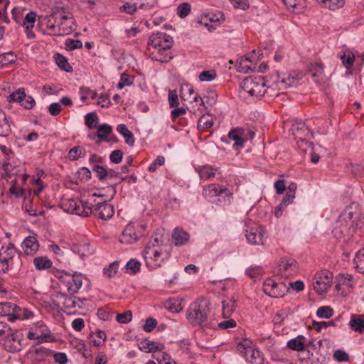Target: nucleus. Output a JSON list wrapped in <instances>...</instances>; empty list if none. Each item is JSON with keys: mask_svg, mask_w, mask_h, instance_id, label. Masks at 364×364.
Instances as JSON below:
<instances>
[{"mask_svg": "<svg viewBox=\"0 0 364 364\" xmlns=\"http://www.w3.org/2000/svg\"><path fill=\"white\" fill-rule=\"evenodd\" d=\"M173 43L172 37L166 33L160 32L150 36L149 46L153 49L150 53L151 59L161 63L169 62L173 58L171 51Z\"/></svg>", "mask_w": 364, "mask_h": 364, "instance_id": "1", "label": "nucleus"}, {"mask_svg": "<svg viewBox=\"0 0 364 364\" xmlns=\"http://www.w3.org/2000/svg\"><path fill=\"white\" fill-rule=\"evenodd\" d=\"M146 266L149 269H156L170 257V253L165 250L163 245L159 244L158 239L150 240L142 252Z\"/></svg>", "mask_w": 364, "mask_h": 364, "instance_id": "2", "label": "nucleus"}, {"mask_svg": "<svg viewBox=\"0 0 364 364\" xmlns=\"http://www.w3.org/2000/svg\"><path fill=\"white\" fill-rule=\"evenodd\" d=\"M209 312L208 301L205 299H198L188 306L186 311L187 319L192 325L208 326L206 321Z\"/></svg>", "mask_w": 364, "mask_h": 364, "instance_id": "3", "label": "nucleus"}, {"mask_svg": "<svg viewBox=\"0 0 364 364\" xmlns=\"http://www.w3.org/2000/svg\"><path fill=\"white\" fill-rule=\"evenodd\" d=\"M52 304L57 309H61L69 314L75 313L83 308L86 299H80L70 294L69 296L60 291L53 294L50 296Z\"/></svg>", "mask_w": 364, "mask_h": 364, "instance_id": "4", "label": "nucleus"}, {"mask_svg": "<svg viewBox=\"0 0 364 364\" xmlns=\"http://www.w3.org/2000/svg\"><path fill=\"white\" fill-rule=\"evenodd\" d=\"M240 87L255 97H260L272 90V87H267L264 78L262 76L245 77L241 82Z\"/></svg>", "mask_w": 364, "mask_h": 364, "instance_id": "5", "label": "nucleus"}, {"mask_svg": "<svg viewBox=\"0 0 364 364\" xmlns=\"http://www.w3.org/2000/svg\"><path fill=\"white\" fill-rule=\"evenodd\" d=\"M146 226L141 222H130L119 237L122 244L131 245L136 242L144 235Z\"/></svg>", "mask_w": 364, "mask_h": 364, "instance_id": "6", "label": "nucleus"}, {"mask_svg": "<svg viewBox=\"0 0 364 364\" xmlns=\"http://www.w3.org/2000/svg\"><path fill=\"white\" fill-rule=\"evenodd\" d=\"M333 279V272L328 269H324L316 272L312 281L314 290L318 295L326 294L332 287Z\"/></svg>", "mask_w": 364, "mask_h": 364, "instance_id": "7", "label": "nucleus"}, {"mask_svg": "<svg viewBox=\"0 0 364 364\" xmlns=\"http://www.w3.org/2000/svg\"><path fill=\"white\" fill-rule=\"evenodd\" d=\"M58 36L70 34L75 30V20L72 13L64 9L56 11Z\"/></svg>", "mask_w": 364, "mask_h": 364, "instance_id": "8", "label": "nucleus"}, {"mask_svg": "<svg viewBox=\"0 0 364 364\" xmlns=\"http://www.w3.org/2000/svg\"><path fill=\"white\" fill-rule=\"evenodd\" d=\"M58 278L70 294L77 293L82 286L83 276L77 272L74 274L63 272Z\"/></svg>", "mask_w": 364, "mask_h": 364, "instance_id": "9", "label": "nucleus"}, {"mask_svg": "<svg viewBox=\"0 0 364 364\" xmlns=\"http://www.w3.org/2000/svg\"><path fill=\"white\" fill-rule=\"evenodd\" d=\"M97 196V193H92L87 196L85 194L82 195L80 199L77 200L76 213L74 214L81 217L90 216L93 212L94 203L96 202L95 197Z\"/></svg>", "mask_w": 364, "mask_h": 364, "instance_id": "10", "label": "nucleus"}, {"mask_svg": "<svg viewBox=\"0 0 364 364\" xmlns=\"http://www.w3.org/2000/svg\"><path fill=\"white\" fill-rule=\"evenodd\" d=\"M245 235L247 242L252 245H263L267 238L264 228L256 225H247Z\"/></svg>", "mask_w": 364, "mask_h": 364, "instance_id": "11", "label": "nucleus"}, {"mask_svg": "<svg viewBox=\"0 0 364 364\" xmlns=\"http://www.w3.org/2000/svg\"><path fill=\"white\" fill-rule=\"evenodd\" d=\"M335 284L336 291L342 296H346L352 292L355 282L351 274L339 273L335 277Z\"/></svg>", "mask_w": 364, "mask_h": 364, "instance_id": "12", "label": "nucleus"}, {"mask_svg": "<svg viewBox=\"0 0 364 364\" xmlns=\"http://www.w3.org/2000/svg\"><path fill=\"white\" fill-rule=\"evenodd\" d=\"M58 18L56 11L50 15L40 16L38 18V26L44 33L49 36H58Z\"/></svg>", "mask_w": 364, "mask_h": 364, "instance_id": "13", "label": "nucleus"}, {"mask_svg": "<svg viewBox=\"0 0 364 364\" xmlns=\"http://www.w3.org/2000/svg\"><path fill=\"white\" fill-rule=\"evenodd\" d=\"M9 103H18L26 109H32L36 105V101L31 95H26L24 88H19L11 92L7 97Z\"/></svg>", "mask_w": 364, "mask_h": 364, "instance_id": "14", "label": "nucleus"}, {"mask_svg": "<svg viewBox=\"0 0 364 364\" xmlns=\"http://www.w3.org/2000/svg\"><path fill=\"white\" fill-rule=\"evenodd\" d=\"M100 200L94 203L93 212L99 218L107 220L112 218L114 208L110 203L102 201V196L98 195Z\"/></svg>", "mask_w": 364, "mask_h": 364, "instance_id": "15", "label": "nucleus"}, {"mask_svg": "<svg viewBox=\"0 0 364 364\" xmlns=\"http://www.w3.org/2000/svg\"><path fill=\"white\" fill-rule=\"evenodd\" d=\"M264 292L271 297H283L286 292V286L284 283H278L272 279H268L264 282Z\"/></svg>", "mask_w": 364, "mask_h": 364, "instance_id": "16", "label": "nucleus"}, {"mask_svg": "<svg viewBox=\"0 0 364 364\" xmlns=\"http://www.w3.org/2000/svg\"><path fill=\"white\" fill-rule=\"evenodd\" d=\"M298 269V263L293 258H283L278 264L279 273L285 277L296 274Z\"/></svg>", "mask_w": 364, "mask_h": 364, "instance_id": "17", "label": "nucleus"}, {"mask_svg": "<svg viewBox=\"0 0 364 364\" xmlns=\"http://www.w3.org/2000/svg\"><path fill=\"white\" fill-rule=\"evenodd\" d=\"M50 331L46 325L39 321L33 324L31 329L28 332L27 338L30 340H38L47 338L50 336Z\"/></svg>", "mask_w": 364, "mask_h": 364, "instance_id": "18", "label": "nucleus"}, {"mask_svg": "<svg viewBox=\"0 0 364 364\" xmlns=\"http://www.w3.org/2000/svg\"><path fill=\"white\" fill-rule=\"evenodd\" d=\"M231 196L230 191L224 186L218 184L211 183L205 187L203 190V196L208 200H211L221 195Z\"/></svg>", "mask_w": 364, "mask_h": 364, "instance_id": "19", "label": "nucleus"}, {"mask_svg": "<svg viewBox=\"0 0 364 364\" xmlns=\"http://www.w3.org/2000/svg\"><path fill=\"white\" fill-rule=\"evenodd\" d=\"M28 178V175L26 173L18 176L11 182V185L9 188V193L17 198L22 197L24 195L25 191L21 186L26 183Z\"/></svg>", "mask_w": 364, "mask_h": 364, "instance_id": "20", "label": "nucleus"}, {"mask_svg": "<svg viewBox=\"0 0 364 364\" xmlns=\"http://www.w3.org/2000/svg\"><path fill=\"white\" fill-rule=\"evenodd\" d=\"M228 139L234 141L233 147L235 149H241L244 143L247 141L245 130L242 128L236 127L232 129L228 133Z\"/></svg>", "mask_w": 364, "mask_h": 364, "instance_id": "21", "label": "nucleus"}, {"mask_svg": "<svg viewBox=\"0 0 364 364\" xmlns=\"http://www.w3.org/2000/svg\"><path fill=\"white\" fill-rule=\"evenodd\" d=\"M97 136L99 138V141L97 144H100V141L106 142H115L117 139L113 134L112 128L108 124H100L97 128Z\"/></svg>", "mask_w": 364, "mask_h": 364, "instance_id": "22", "label": "nucleus"}, {"mask_svg": "<svg viewBox=\"0 0 364 364\" xmlns=\"http://www.w3.org/2000/svg\"><path fill=\"white\" fill-rule=\"evenodd\" d=\"M181 97L190 103H198L199 95L195 92L193 86L190 83H184L180 89Z\"/></svg>", "mask_w": 364, "mask_h": 364, "instance_id": "23", "label": "nucleus"}, {"mask_svg": "<svg viewBox=\"0 0 364 364\" xmlns=\"http://www.w3.org/2000/svg\"><path fill=\"white\" fill-rule=\"evenodd\" d=\"M21 247L26 255L33 256L38 251L39 243L36 237L30 235L23 240Z\"/></svg>", "mask_w": 364, "mask_h": 364, "instance_id": "24", "label": "nucleus"}, {"mask_svg": "<svg viewBox=\"0 0 364 364\" xmlns=\"http://www.w3.org/2000/svg\"><path fill=\"white\" fill-rule=\"evenodd\" d=\"M51 350L43 346H33L29 350V355L32 360L36 363H41L51 355Z\"/></svg>", "mask_w": 364, "mask_h": 364, "instance_id": "25", "label": "nucleus"}, {"mask_svg": "<svg viewBox=\"0 0 364 364\" xmlns=\"http://www.w3.org/2000/svg\"><path fill=\"white\" fill-rule=\"evenodd\" d=\"M19 171V167L16 166L14 160L8 159L0 166V175L3 178L18 175Z\"/></svg>", "mask_w": 364, "mask_h": 364, "instance_id": "26", "label": "nucleus"}, {"mask_svg": "<svg viewBox=\"0 0 364 364\" xmlns=\"http://www.w3.org/2000/svg\"><path fill=\"white\" fill-rule=\"evenodd\" d=\"M291 130L294 139L298 141H305L309 134L308 127L303 122H299L293 124Z\"/></svg>", "mask_w": 364, "mask_h": 364, "instance_id": "27", "label": "nucleus"}, {"mask_svg": "<svg viewBox=\"0 0 364 364\" xmlns=\"http://www.w3.org/2000/svg\"><path fill=\"white\" fill-rule=\"evenodd\" d=\"M139 349L144 353H155L164 349V346L152 341L144 339L138 343Z\"/></svg>", "mask_w": 364, "mask_h": 364, "instance_id": "28", "label": "nucleus"}, {"mask_svg": "<svg viewBox=\"0 0 364 364\" xmlns=\"http://www.w3.org/2000/svg\"><path fill=\"white\" fill-rule=\"evenodd\" d=\"M171 237L176 246H182L188 242L190 235L183 228L177 227L174 228Z\"/></svg>", "mask_w": 364, "mask_h": 364, "instance_id": "29", "label": "nucleus"}, {"mask_svg": "<svg viewBox=\"0 0 364 364\" xmlns=\"http://www.w3.org/2000/svg\"><path fill=\"white\" fill-rule=\"evenodd\" d=\"M237 70L240 73H247L255 69V63L249 57L240 58L236 64Z\"/></svg>", "mask_w": 364, "mask_h": 364, "instance_id": "30", "label": "nucleus"}, {"mask_svg": "<svg viewBox=\"0 0 364 364\" xmlns=\"http://www.w3.org/2000/svg\"><path fill=\"white\" fill-rule=\"evenodd\" d=\"M44 175V171L42 169H37L35 175L33 176L31 183L32 185L36 186V188L33 189L34 195H39L45 188L43 183L41 181V177Z\"/></svg>", "mask_w": 364, "mask_h": 364, "instance_id": "31", "label": "nucleus"}, {"mask_svg": "<svg viewBox=\"0 0 364 364\" xmlns=\"http://www.w3.org/2000/svg\"><path fill=\"white\" fill-rule=\"evenodd\" d=\"M349 326L355 332L364 333V315L353 314L350 317Z\"/></svg>", "mask_w": 364, "mask_h": 364, "instance_id": "32", "label": "nucleus"}, {"mask_svg": "<svg viewBox=\"0 0 364 364\" xmlns=\"http://www.w3.org/2000/svg\"><path fill=\"white\" fill-rule=\"evenodd\" d=\"M16 304L12 302H1L0 303V316H7L8 321L11 322V318L15 316V310Z\"/></svg>", "mask_w": 364, "mask_h": 364, "instance_id": "33", "label": "nucleus"}, {"mask_svg": "<svg viewBox=\"0 0 364 364\" xmlns=\"http://www.w3.org/2000/svg\"><path fill=\"white\" fill-rule=\"evenodd\" d=\"M117 131L124 137L125 143L133 146L135 143L134 134L129 130L128 127L124 124H119L117 127Z\"/></svg>", "mask_w": 364, "mask_h": 364, "instance_id": "34", "label": "nucleus"}, {"mask_svg": "<svg viewBox=\"0 0 364 364\" xmlns=\"http://www.w3.org/2000/svg\"><path fill=\"white\" fill-rule=\"evenodd\" d=\"M196 171L200 176L201 180H208L215 175L216 168L210 165L198 166L196 167Z\"/></svg>", "mask_w": 364, "mask_h": 364, "instance_id": "35", "label": "nucleus"}, {"mask_svg": "<svg viewBox=\"0 0 364 364\" xmlns=\"http://www.w3.org/2000/svg\"><path fill=\"white\" fill-rule=\"evenodd\" d=\"M16 253V249L13 243L2 245L0 248V258L11 262Z\"/></svg>", "mask_w": 364, "mask_h": 364, "instance_id": "36", "label": "nucleus"}, {"mask_svg": "<svg viewBox=\"0 0 364 364\" xmlns=\"http://www.w3.org/2000/svg\"><path fill=\"white\" fill-rule=\"evenodd\" d=\"M223 317L225 318H229L235 311L237 303L232 298H228L223 301Z\"/></svg>", "mask_w": 364, "mask_h": 364, "instance_id": "37", "label": "nucleus"}, {"mask_svg": "<svg viewBox=\"0 0 364 364\" xmlns=\"http://www.w3.org/2000/svg\"><path fill=\"white\" fill-rule=\"evenodd\" d=\"M14 316H14L11 318V322H14L18 319H19V320L31 319V318H33L34 314L33 311H31L28 309H26V308L22 309L20 306H16Z\"/></svg>", "mask_w": 364, "mask_h": 364, "instance_id": "38", "label": "nucleus"}, {"mask_svg": "<svg viewBox=\"0 0 364 364\" xmlns=\"http://www.w3.org/2000/svg\"><path fill=\"white\" fill-rule=\"evenodd\" d=\"M213 125V117L204 112L201 116L200 117L198 121V129L200 131H205Z\"/></svg>", "mask_w": 364, "mask_h": 364, "instance_id": "39", "label": "nucleus"}, {"mask_svg": "<svg viewBox=\"0 0 364 364\" xmlns=\"http://www.w3.org/2000/svg\"><path fill=\"white\" fill-rule=\"evenodd\" d=\"M11 132V125L4 112L0 109V136H7Z\"/></svg>", "mask_w": 364, "mask_h": 364, "instance_id": "40", "label": "nucleus"}, {"mask_svg": "<svg viewBox=\"0 0 364 364\" xmlns=\"http://www.w3.org/2000/svg\"><path fill=\"white\" fill-rule=\"evenodd\" d=\"M77 198H64L61 200L60 207L66 213H76Z\"/></svg>", "mask_w": 364, "mask_h": 364, "instance_id": "41", "label": "nucleus"}, {"mask_svg": "<svg viewBox=\"0 0 364 364\" xmlns=\"http://www.w3.org/2000/svg\"><path fill=\"white\" fill-rule=\"evenodd\" d=\"M322 7L331 10H336L343 7L345 4L344 0H316Z\"/></svg>", "mask_w": 364, "mask_h": 364, "instance_id": "42", "label": "nucleus"}, {"mask_svg": "<svg viewBox=\"0 0 364 364\" xmlns=\"http://www.w3.org/2000/svg\"><path fill=\"white\" fill-rule=\"evenodd\" d=\"M73 253L77 255L81 258H84L85 257L91 255L92 252L90 248L89 244H82V245H73L71 248Z\"/></svg>", "mask_w": 364, "mask_h": 364, "instance_id": "43", "label": "nucleus"}, {"mask_svg": "<svg viewBox=\"0 0 364 364\" xmlns=\"http://www.w3.org/2000/svg\"><path fill=\"white\" fill-rule=\"evenodd\" d=\"M287 346L294 350H302L305 347V338L303 336H299L292 338L288 341Z\"/></svg>", "mask_w": 364, "mask_h": 364, "instance_id": "44", "label": "nucleus"}, {"mask_svg": "<svg viewBox=\"0 0 364 364\" xmlns=\"http://www.w3.org/2000/svg\"><path fill=\"white\" fill-rule=\"evenodd\" d=\"M33 264L36 269L44 270L50 268L53 262L46 257H38L33 259Z\"/></svg>", "mask_w": 364, "mask_h": 364, "instance_id": "45", "label": "nucleus"}, {"mask_svg": "<svg viewBox=\"0 0 364 364\" xmlns=\"http://www.w3.org/2000/svg\"><path fill=\"white\" fill-rule=\"evenodd\" d=\"M354 267L362 274H364V248L358 250L353 259Z\"/></svg>", "mask_w": 364, "mask_h": 364, "instance_id": "46", "label": "nucleus"}, {"mask_svg": "<svg viewBox=\"0 0 364 364\" xmlns=\"http://www.w3.org/2000/svg\"><path fill=\"white\" fill-rule=\"evenodd\" d=\"M165 307L171 313H178L183 309L181 301L175 298L168 299L165 303Z\"/></svg>", "mask_w": 364, "mask_h": 364, "instance_id": "47", "label": "nucleus"}, {"mask_svg": "<svg viewBox=\"0 0 364 364\" xmlns=\"http://www.w3.org/2000/svg\"><path fill=\"white\" fill-rule=\"evenodd\" d=\"M36 20V14L34 11H30L23 17L21 25L26 30L32 29Z\"/></svg>", "mask_w": 364, "mask_h": 364, "instance_id": "48", "label": "nucleus"}, {"mask_svg": "<svg viewBox=\"0 0 364 364\" xmlns=\"http://www.w3.org/2000/svg\"><path fill=\"white\" fill-rule=\"evenodd\" d=\"M245 273L251 279H258L262 276L264 271L262 267L253 265L249 267L246 269Z\"/></svg>", "mask_w": 364, "mask_h": 364, "instance_id": "49", "label": "nucleus"}, {"mask_svg": "<svg viewBox=\"0 0 364 364\" xmlns=\"http://www.w3.org/2000/svg\"><path fill=\"white\" fill-rule=\"evenodd\" d=\"M141 265V262L136 259H131L126 264V272L129 274H135L139 272Z\"/></svg>", "mask_w": 364, "mask_h": 364, "instance_id": "50", "label": "nucleus"}, {"mask_svg": "<svg viewBox=\"0 0 364 364\" xmlns=\"http://www.w3.org/2000/svg\"><path fill=\"white\" fill-rule=\"evenodd\" d=\"M99 118L96 112H89L85 115V124L89 129H94L97 124Z\"/></svg>", "mask_w": 364, "mask_h": 364, "instance_id": "51", "label": "nucleus"}, {"mask_svg": "<svg viewBox=\"0 0 364 364\" xmlns=\"http://www.w3.org/2000/svg\"><path fill=\"white\" fill-rule=\"evenodd\" d=\"M191 104L189 112L193 115L202 114L206 109V106L201 97L198 99L197 104L195 102Z\"/></svg>", "mask_w": 364, "mask_h": 364, "instance_id": "52", "label": "nucleus"}, {"mask_svg": "<svg viewBox=\"0 0 364 364\" xmlns=\"http://www.w3.org/2000/svg\"><path fill=\"white\" fill-rule=\"evenodd\" d=\"M80 95L81 100L83 102H86L88 99L93 100L95 102L98 96L95 90L85 87L80 89Z\"/></svg>", "mask_w": 364, "mask_h": 364, "instance_id": "53", "label": "nucleus"}, {"mask_svg": "<svg viewBox=\"0 0 364 364\" xmlns=\"http://www.w3.org/2000/svg\"><path fill=\"white\" fill-rule=\"evenodd\" d=\"M16 56L12 52H7L0 54V67H4L15 62Z\"/></svg>", "mask_w": 364, "mask_h": 364, "instance_id": "54", "label": "nucleus"}, {"mask_svg": "<svg viewBox=\"0 0 364 364\" xmlns=\"http://www.w3.org/2000/svg\"><path fill=\"white\" fill-rule=\"evenodd\" d=\"M55 60L58 66L65 72H70L72 70V67L68 63L67 59L60 54H56L55 55Z\"/></svg>", "mask_w": 364, "mask_h": 364, "instance_id": "55", "label": "nucleus"}, {"mask_svg": "<svg viewBox=\"0 0 364 364\" xmlns=\"http://www.w3.org/2000/svg\"><path fill=\"white\" fill-rule=\"evenodd\" d=\"M333 315V310L329 306H323L316 311V316L321 318H330Z\"/></svg>", "mask_w": 364, "mask_h": 364, "instance_id": "56", "label": "nucleus"}, {"mask_svg": "<svg viewBox=\"0 0 364 364\" xmlns=\"http://www.w3.org/2000/svg\"><path fill=\"white\" fill-rule=\"evenodd\" d=\"M217 77V73L215 70L210 69L204 70L198 75V78L201 82H211Z\"/></svg>", "mask_w": 364, "mask_h": 364, "instance_id": "57", "label": "nucleus"}, {"mask_svg": "<svg viewBox=\"0 0 364 364\" xmlns=\"http://www.w3.org/2000/svg\"><path fill=\"white\" fill-rule=\"evenodd\" d=\"M340 58L345 68L349 69L353 65L355 57L353 53L347 52L341 55Z\"/></svg>", "mask_w": 364, "mask_h": 364, "instance_id": "58", "label": "nucleus"}, {"mask_svg": "<svg viewBox=\"0 0 364 364\" xmlns=\"http://www.w3.org/2000/svg\"><path fill=\"white\" fill-rule=\"evenodd\" d=\"M25 9L21 6H16L12 9L11 15L12 18L17 23H21L23 17H24V11Z\"/></svg>", "mask_w": 364, "mask_h": 364, "instance_id": "59", "label": "nucleus"}, {"mask_svg": "<svg viewBox=\"0 0 364 364\" xmlns=\"http://www.w3.org/2000/svg\"><path fill=\"white\" fill-rule=\"evenodd\" d=\"M118 268V262H113L108 267L104 268L103 273L107 277L112 278L117 273Z\"/></svg>", "mask_w": 364, "mask_h": 364, "instance_id": "60", "label": "nucleus"}, {"mask_svg": "<svg viewBox=\"0 0 364 364\" xmlns=\"http://www.w3.org/2000/svg\"><path fill=\"white\" fill-rule=\"evenodd\" d=\"M288 313L285 309L278 311L273 317V322L276 325H281L284 321L287 318Z\"/></svg>", "mask_w": 364, "mask_h": 364, "instance_id": "61", "label": "nucleus"}, {"mask_svg": "<svg viewBox=\"0 0 364 364\" xmlns=\"http://www.w3.org/2000/svg\"><path fill=\"white\" fill-rule=\"evenodd\" d=\"M191 12V5L188 3H183L177 7V14L181 18L186 17Z\"/></svg>", "mask_w": 364, "mask_h": 364, "instance_id": "62", "label": "nucleus"}, {"mask_svg": "<svg viewBox=\"0 0 364 364\" xmlns=\"http://www.w3.org/2000/svg\"><path fill=\"white\" fill-rule=\"evenodd\" d=\"M83 149L80 146H75L72 148L68 153V158L70 160L75 161L83 156Z\"/></svg>", "mask_w": 364, "mask_h": 364, "instance_id": "63", "label": "nucleus"}, {"mask_svg": "<svg viewBox=\"0 0 364 364\" xmlns=\"http://www.w3.org/2000/svg\"><path fill=\"white\" fill-rule=\"evenodd\" d=\"M165 163V158L163 156H158L157 158L149 165L148 170L153 173Z\"/></svg>", "mask_w": 364, "mask_h": 364, "instance_id": "64", "label": "nucleus"}]
</instances>
